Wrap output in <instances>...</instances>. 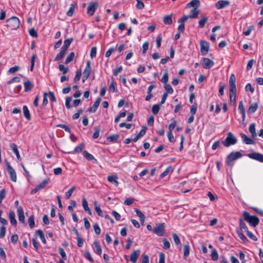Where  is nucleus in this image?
I'll use <instances>...</instances> for the list:
<instances>
[{
    "label": "nucleus",
    "mask_w": 263,
    "mask_h": 263,
    "mask_svg": "<svg viewBox=\"0 0 263 263\" xmlns=\"http://www.w3.org/2000/svg\"><path fill=\"white\" fill-rule=\"evenodd\" d=\"M243 216L244 219L254 227H256L259 223V218L257 217L250 215V214L246 211L243 212Z\"/></svg>",
    "instance_id": "1"
},
{
    "label": "nucleus",
    "mask_w": 263,
    "mask_h": 263,
    "mask_svg": "<svg viewBox=\"0 0 263 263\" xmlns=\"http://www.w3.org/2000/svg\"><path fill=\"white\" fill-rule=\"evenodd\" d=\"M242 155L239 152H232L230 153L227 158L226 163L228 165H233V161L240 157Z\"/></svg>",
    "instance_id": "2"
},
{
    "label": "nucleus",
    "mask_w": 263,
    "mask_h": 263,
    "mask_svg": "<svg viewBox=\"0 0 263 263\" xmlns=\"http://www.w3.org/2000/svg\"><path fill=\"white\" fill-rule=\"evenodd\" d=\"M237 142V139L234 137L232 133H229L227 137L224 141L222 142L223 144L226 147H229L231 145H234Z\"/></svg>",
    "instance_id": "3"
},
{
    "label": "nucleus",
    "mask_w": 263,
    "mask_h": 263,
    "mask_svg": "<svg viewBox=\"0 0 263 263\" xmlns=\"http://www.w3.org/2000/svg\"><path fill=\"white\" fill-rule=\"evenodd\" d=\"M8 26L12 29H16L20 26V22L19 19L15 16H12L7 20Z\"/></svg>",
    "instance_id": "4"
},
{
    "label": "nucleus",
    "mask_w": 263,
    "mask_h": 263,
    "mask_svg": "<svg viewBox=\"0 0 263 263\" xmlns=\"http://www.w3.org/2000/svg\"><path fill=\"white\" fill-rule=\"evenodd\" d=\"M6 165L7 171L10 175L11 180L13 182H16L17 180L16 174L14 168L10 165L9 163L6 161Z\"/></svg>",
    "instance_id": "5"
},
{
    "label": "nucleus",
    "mask_w": 263,
    "mask_h": 263,
    "mask_svg": "<svg viewBox=\"0 0 263 263\" xmlns=\"http://www.w3.org/2000/svg\"><path fill=\"white\" fill-rule=\"evenodd\" d=\"M153 231L157 235L159 236H163L165 232L164 223L159 224Z\"/></svg>",
    "instance_id": "6"
},
{
    "label": "nucleus",
    "mask_w": 263,
    "mask_h": 263,
    "mask_svg": "<svg viewBox=\"0 0 263 263\" xmlns=\"http://www.w3.org/2000/svg\"><path fill=\"white\" fill-rule=\"evenodd\" d=\"M202 66L204 69H210L214 65V62L209 58H204L202 59Z\"/></svg>",
    "instance_id": "7"
},
{
    "label": "nucleus",
    "mask_w": 263,
    "mask_h": 263,
    "mask_svg": "<svg viewBox=\"0 0 263 263\" xmlns=\"http://www.w3.org/2000/svg\"><path fill=\"white\" fill-rule=\"evenodd\" d=\"M200 52L202 54V55H205L209 51V43L204 41H201L200 42Z\"/></svg>",
    "instance_id": "8"
},
{
    "label": "nucleus",
    "mask_w": 263,
    "mask_h": 263,
    "mask_svg": "<svg viewBox=\"0 0 263 263\" xmlns=\"http://www.w3.org/2000/svg\"><path fill=\"white\" fill-rule=\"evenodd\" d=\"M247 156L252 159L263 162V155L258 153H252L247 154Z\"/></svg>",
    "instance_id": "9"
},
{
    "label": "nucleus",
    "mask_w": 263,
    "mask_h": 263,
    "mask_svg": "<svg viewBox=\"0 0 263 263\" xmlns=\"http://www.w3.org/2000/svg\"><path fill=\"white\" fill-rule=\"evenodd\" d=\"M98 7V3L97 2L90 3L87 7V13L92 15L95 13L97 8Z\"/></svg>",
    "instance_id": "10"
},
{
    "label": "nucleus",
    "mask_w": 263,
    "mask_h": 263,
    "mask_svg": "<svg viewBox=\"0 0 263 263\" xmlns=\"http://www.w3.org/2000/svg\"><path fill=\"white\" fill-rule=\"evenodd\" d=\"M230 5V2L226 0L219 1L215 4V7L217 9L224 8Z\"/></svg>",
    "instance_id": "11"
},
{
    "label": "nucleus",
    "mask_w": 263,
    "mask_h": 263,
    "mask_svg": "<svg viewBox=\"0 0 263 263\" xmlns=\"http://www.w3.org/2000/svg\"><path fill=\"white\" fill-rule=\"evenodd\" d=\"M141 253L140 250L134 251L130 255V260L133 263H136Z\"/></svg>",
    "instance_id": "12"
},
{
    "label": "nucleus",
    "mask_w": 263,
    "mask_h": 263,
    "mask_svg": "<svg viewBox=\"0 0 263 263\" xmlns=\"http://www.w3.org/2000/svg\"><path fill=\"white\" fill-rule=\"evenodd\" d=\"M187 20V17L183 16L179 18L178 21L179 25L178 27V30L181 32H183L184 30V22Z\"/></svg>",
    "instance_id": "13"
},
{
    "label": "nucleus",
    "mask_w": 263,
    "mask_h": 263,
    "mask_svg": "<svg viewBox=\"0 0 263 263\" xmlns=\"http://www.w3.org/2000/svg\"><path fill=\"white\" fill-rule=\"evenodd\" d=\"M17 212L18 215V220L22 223H25V216L24 210L21 206H19L17 208Z\"/></svg>",
    "instance_id": "14"
},
{
    "label": "nucleus",
    "mask_w": 263,
    "mask_h": 263,
    "mask_svg": "<svg viewBox=\"0 0 263 263\" xmlns=\"http://www.w3.org/2000/svg\"><path fill=\"white\" fill-rule=\"evenodd\" d=\"M235 76L234 74H232L229 79V87L230 90H236L235 85Z\"/></svg>",
    "instance_id": "15"
},
{
    "label": "nucleus",
    "mask_w": 263,
    "mask_h": 263,
    "mask_svg": "<svg viewBox=\"0 0 263 263\" xmlns=\"http://www.w3.org/2000/svg\"><path fill=\"white\" fill-rule=\"evenodd\" d=\"M90 73H91L90 62V61H87L86 62V67L83 71V74L84 75V77L85 78H88L90 76Z\"/></svg>",
    "instance_id": "16"
},
{
    "label": "nucleus",
    "mask_w": 263,
    "mask_h": 263,
    "mask_svg": "<svg viewBox=\"0 0 263 263\" xmlns=\"http://www.w3.org/2000/svg\"><path fill=\"white\" fill-rule=\"evenodd\" d=\"M82 206L85 212H88L89 215L92 214L91 211L90 209L88 207V202L87 200L85 198H83L82 199Z\"/></svg>",
    "instance_id": "17"
},
{
    "label": "nucleus",
    "mask_w": 263,
    "mask_h": 263,
    "mask_svg": "<svg viewBox=\"0 0 263 263\" xmlns=\"http://www.w3.org/2000/svg\"><path fill=\"white\" fill-rule=\"evenodd\" d=\"M101 101V99L100 98H98L96 101L95 102L93 106L89 109V111L90 112H95L97 110L98 106H99Z\"/></svg>",
    "instance_id": "18"
},
{
    "label": "nucleus",
    "mask_w": 263,
    "mask_h": 263,
    "mask_svg": "<svg viewBox=\"0 0 263 263\" xmlns=\"http://www.w3.org/2000/svg\"><path fill=\"white\" fill-rule=\"evenodd\" d=\"M238 109L242 115V120L244 121L246 118V111L242 101L239 102Z\"/></svg>",
    "instance_id": "19"
},
{
    "label": "nucleus",
    "mask_w": 263,
    "mask_h": 263,
    "mask_svg": "<svg viewBox=\"0 0 263 263\" xmlns=\"http://www.w3.org/2000/svg\"><path fill=\"white\" fill-rule=\"evenodd\" d=\"M241 137L243 142L247 144H254L255 143L253 140L248 137L246 135L243 134H241Z\"/></svg>",
    "instance_id": "20"
},
{
    "label": "nucleus",
    "mask_w": 263,
    "mask_h": 263,
    "mask_svg": "<svg viewBox=\"0 0 263 263\" xmlns=\"http://www.w3.org/2000/svg\"><path fill=\"white\" fill-rule=\"evenodd\" d=\"M107 180L109 182L114 184L116 186H117L119 184V182L118 181V177L116 176H108L107 177Z\"/></svg>",
    "instance_id": "21"
},
{
    "label": "nucleus",
    "mask_w": 263,
    "mask_h": 263,
    "mask_svg": "<svg viewBox=\"0 0 263 263\" xmlns=\"http://www.w3.org/2000/svg\"><path fill=\"white\" fill-rule=\"evenodd\" d=\"M199 13V11L197 10L196 8H194L191 11L190 15H184V16L187 17V20L189 18H197L198 16Z\"/></svg>",
    "instance_id": "22"
},
{
    "label": "nucleus",
    "mask_w": 263,
    "mask_h": 263,
    "mask_svg": "<svg viewBox=\"0 0 263 263\" xmlns=\"http://www.w3.org/2000/svg\"><path fill=\"white\" fill-rule=\"evenodd\" d=\"M9 216L11 224L13 226H15L17 223V221L15 219V215L14 212L13 211L9 212Z\"/></svg>",
    "instance_id": "23"
},
{
    "label": "nucleus",
    "mask_w": 263,
    "mask_h": 263,
    "mask_svg": "<svg viewBox=\"0 0 263 263\" xmlns=\"http://www.w3.org/2000/svg\"><path fill=\"white\" fill-rule=\"evenodd\" d=\"M10 148L15 154L17 159H21V156L18 151L17 145L15 143H12L10 144Z\"/></svg>",
    "instance_id": "24"
},
{
    "label": "nucleus",
    "mask_w": 263,
    "mask_h": 263,
    "mask_svg": "<svg viewBox=\"0 0 263 263\" xmlns=\"http://www.w3.org/2000/svg\"><path fill=\"white\" fill-rule=\"evenodd\" d=\"M249 130L250 133L251 134V136L253 138H255L257 136V134L256 133V129H255V124L253 123H251L249 125Z\"/></svg>",
    "instance_id": "25"
},
{
    "label": "nucleus",
    "mask_w": 263,
    "mask_h": 263,
    "mask_svg": "<svg viewBox=\"0 0 263 263\" xmlns=\"http://www.w3.org/2000/svg\"><path fill=\"white\" fill-rule=\"evenodd\" d=\"M258 108V104L257 103H252L248 109V113L250 114L255 112Z\"/></svg>",
    "instance_id": "26"
},
{
    "label": "nucleus",
    "mask_w": 263,
    "mask_h": 263,
    "mask_svg": "<svg viewBox=\"0 0 263 263\" xmlns=\"http://www.w3.org/2000/svg\"><path fill=\"white\" fill-rule=\"evenodd\" d=\"M236 90H230L229 97L231 103H235L236 102Z\"/></svg>",
    "instance_id": "27"
},
{
    "label": "nucleus",
    "mask_w": 263,
    "mask_h": 263,
    "mask_svg": "<svg viewBox=\"0 0 263 263\" xmlns=\"http://www.w3.org/2000/svg\"><path fill=\"white\" fill-rule=\"evenodd\" d=\"M35 234L37 236H39L42 241V242L45 244L46 243V240L43 231L41 230H37L35 232Z\"/></svg>",
    "instance_id": "28"
},
{
    "label": "nucleus",
    "mask_w": 263,
    "mask_h": 263,
    "mask_svg": "<svg viewBox=\"0 0 263 263\" xmlns=\"http://www.w3.org/2000/svg\"><path fill=\"white\" fill-rule=\"evenodd\" d=\"M66 51V50L61 48L60 52L56 55L54 61H59L62 59L64 56Z\"/></svg>",
    "instance_id": "29"
},
{
    "label": "nucleus",
    "mask_w": 263,
    "mask_h": 263,
    "mask_svg": "<svg viewBox=\"0 0 263 263\" xmlns=\"http://www.w3.org/2000/svg\"><path fill=\"white\" fill-rule=\"evenodd\" d=\"M33 87V84L29 81H26L24 82V88L25 91L30 90Z\"/></svg>",
    "instance_id": "30"
},
{
    "label": "nucleus",
    "mask_w": 263,
    "mask_h": 263,
    "mask_svg": "<svg viewBox=\"0 0 263 263\" xmlns=\"http://www.w3.org/2000/svg\"><path fill=\"white\" fill-rule=\"evenodd\" d=\"M209 20V17L206 16H203L199 21V27L202 28L204 27L205 24Z\"/></svg>",
    "instance_id": "31"
},
{
    "label": "nucleus",
    "mask_w": 263,
    "mask_h": 263,
    "mask_svg": "<svg viewBox=\"0 0 263 263\" xmlns=\"http://www.w3.org/2000/svg\"><path fill=\"white\" fill-rule=\"evenodd\" d=\"M72 41L73 39L72 38L65 40L64 42V45L62 46V48L67 50Z\"/></svg>",
    "instance_id": "32"
},
{
    "label": "nucleus",
    "mask_w": 263,
    "mask_h": 263,
    "mask_svg": "<svg viewBox=\"0 0 263 263\" xmlns=\"http://www.w3.org/2000/svg\"><path fill=\"white\" fill-rule=\"evenodd\" d=\"M200 5L199 0H192L187 4V7H198Z\"/></svg>",
    "instance_id": "33"
},
{
    "label": "nucleus",
    "mask_w": 263,
    "mask_h": 263,
    "mask_svg": "<svg viewBox=\"0 0 263 263\" xmlns=\"http://www.w3.org/2000/svg\"><path fill=\"white\" fill-rule=\"evenodd\" d=\"M172 14L164 16L163 17V23L165 25H171L172 23Z\"/></svg>",
    "instance_id": "34"
},
{
    "label": "nucleus",
    "mask_w": 263,
    "mask_h": 263,
    "mask_svg": "<svg viewBox=\"0 0 263 263\" xmlns=\"http://www.w3.org/2000/svg\"><path fill=\"white\" fill-rule=\"evenodd\" d=\"M95 211L97 213L98 215L100 216H103V212L100 208V205L98 204V202L95 201L94 202Z\"/></svg>",
    "instance_id": "35"
},
{
    "label": "nucleus",
    "mask_w": 263,
    "mask_h": 263,
    "mask_svg": "<svg viewBox=\"0 0 263 263\" xmlns=\"http://www.w3.org/2000/svg\"><path fill=\"white\" fill-rule=\"evenodd\" d=\"M84 148L83 144H80L77 147H76L72 152H69L70 154L79 153L81 152Z\"/></svg>",
    "instance_id": "36"
},
{
    "label": "nucleus",
    "mask_w": 263,
    "mask_h": 263,
    "mask_svg": "<svg viewBox=\"0 0 263 263\" xmlns=\"http://www.w3.org/2000/svg\"><path fill=\"white\" fill-rule=\"evenodd\" d=\"M190 254V246L188 243L184 246L183 248V256L184 258H186Z\"/></svg>",
    "instance_id": "37"
},
{
    "label": "nucleus",
    "mask_w": 263,
    "mask_h": 263,
    "mask_svg": "<svg viewBox=\"0 0 263 263\" xmlns=\"http://www.w3.org/2000/svg\"><path fill=\"white\" fill-rule=\"evenodd\" d=\"M23 113L25 117L28 120L30 119V114L28 107L26 106H24L23 107Z\"/></svg>",
    "instance_id": "38"
},
{
    "label": "nucleus",
    "mask_w": 263,
    "mask_h": 263,
    "mask_svg": "<svg viewBox=\"0 0 263 263\" xmlns=\"http://www.w3.org/2000/svg\"><path fill=\"white\" fill-rule=\"evenodd\" d=\"M173 172V169L171 166H168L165 171L160 175L161 178H163L167 175L170 173Z\"/></svg>",
    "instance_id": "39"
},
{
    "label": "nucleus",
    "mask_w": 263,
    "mask_h": 263,
    "mask_svg": "<svg viewBox=\"0 0 263 263\" xmlns=\"http://www.w3.org/2000/svg\"><path fill=\"white\" fill-rule=\"evenodd\" d=\"M93 245L95 247L96 250L95 252L96 253H97L99 255H100L102 253V249L101 248V247L99 245V243L97 241H95L93 242Z\"/></svg>",
    "instance_id": "40"
},
{
    "label": "nucleus",
    "mask_w": 263,
    "mask_h": 263,
    "mask_svg": "<svg viewBox=\"0 0 263 263\" xmlns=\"http://www.w3.org/2000/svg\"><path fill=\"white\" fill-rule=\"evenodd\" d=\"M164 88L166 90V92L165 93H166L167 95L172 94L173 93V89L170 84L167 83L165 84L164 85Z\"/></svg>",
    "instance_id": "41"
},
{
    "label": "nucleus",
    "mask_w": 263,
    "mask_h": 263,
    "mask_svg": "<svg viewBox=\"0 0 263 263\" xmlns=\"http://www.w3.org/2000/svg\"><path fill=\"white\" fill-rule=\"evenodd\" d=\"M119 136L118 134L112 135L107 137V140L110 142H112L117 141L119 138Z\"/></svg>",
    "instance_id": "42"
},
{
    "label": "nucleus",
    "mask_w": 263,
    "mask_h": 263,
    "mask_svg": "<svg viewBox=\"0 0 263 263\" xmlns=\"http://www.w3.org/2000/svg\"><path fill=\"white\" fill-rule=\"evenodd\" d=\"M28 223L29 227L31 229H32L35 227L34 217L33 215H31L28 218Z\"/></svg>",
    "instance_id": "43"
},
{
    "label": "nucleus",
    "mask_w": 263,
    "mask_h": 263,
    "mask_svg": "<svg viewBox=\"0 0 263 263\" xmlns=\"http://www.w3.org/2000/svg\"><path fill=\"white\" fill-rule=\"evenodd\" d=\"M49 178H46L44 179L41 183L37 185V186L40 190L44 189L45 186L49 183Z\"/></svg>",
    "instance_id": "44"
},
{
    "label": "nucleus",
    "mask_w": 263,
    "mask_h": 263,
    "mask_svg": "<svg viewBox=\"0 0 263 263\" xmlns=\"http://www.w3.org/2000/svg\"><path fill=\"white\" fill-rule=\"evenodd\" d=\"M76 187L74 186L71 187L67 192L65 193V198L67 199H69L72 195Z\"/></svg>",
    "instance_id": "45"
},
{
    "label": "nucleus",
    "mask_w": 263,
    "mask_h": 263,
    "mask_svg": "<svg viewBox=\"0 0 263 263\" xmlns=\"http://www.w3.org/2000/svg\"><path fill=\"white\" fill-rule=\"evenodd\" d=\"M237 234L239 237V238L245 243L247 242L248 241V239L247 237L244 235V234L240 232L239 231H236Z\"/></svg>",
    "instance_id": "46"
},
{
    "label": "nucleus",
    "mask_w": 263,
    "mask_h": 263,
    "mask_svg": "<svg viewBox=\"0 0 263 263\" xmlns=\"http://www.w3.org/2000/svg\"><path fill=\"white\" fill-rule=\"evenodd\" d=\"M218 254L215 249H213L211 252V258L213 260H217L218 259Z\"/></svg>",
    "instance_id": "47"
},
{
    "label": "nucleus",
    "mask_w": 263,
    "mask_h": 263,
    "mask_svg": "<svg viewBox=\"0 0 263 263\" xmlns=\"http://www.w3.org/2000/svg\"><path fill=\"white\" fill-rule=\"evenodd\" d=\"M74 57V53L73 52H71L70 54L67 56L65 60V64H68L70 62H71Z\"/></svg>",
    "instance_id": "48"
},
{
    "label": "nucleus",
    "mask_w": 263,
    "mask_h": 263,
    "mask_svg": "<svg viewBox=\"0 0 263 263\" xmlns=\"http://www.w3.org/2000/svg\"><path fill=\"white\" fill-rule=\"evenodd\" d=\"M84 257L87 259L91 263L93 262V259L92 258L90 252L86 250L84 253Z\"/></svg>",
    "instance_id": "49"
},
{
    "label": "nucleus",
    "mask_w": 263,
    "mask_h": 263,
    "mask_svg": "<svg viewBox=\"0 0 263 263\" xmlns=\"http://www.w3.org/2000/svg\"><path fill=\"white\" fill-rule=\"evenodd\" d=\"M239 223L240 229L244 230L246 232L248 231V229L242 219H239Z\"/></svg>",
    "instance_id": "50"
},
{
    "label": "nucleus",
    "mask_w": 263,
    "mask_h": 263,
    "mask_svg": "<svg viewBox=\"0 0 263 263\" xmlns=\"http://www.w3.org/2000/svg\"><path fill=\"white\" fill-rule=\"evenodd\" d=\"M160 105L159 104H155L153 106L152 110L154 114L157 115L158 113L160 108Z\"/></svg>",
    "instance_id": "51"
},
{
    "label": "nucleus",
    "mask_w": 263,
    "mask_h": 263,
    "mask_svg": "<svg viewBox=\"0 0 263 263\" xmlns=\"http://www.w3.org/2000/svg\"><path fill=\"white\" fill-rule=\"evenodd\" d=\"M168 80V74L167 71H165L162 78L161 79V81L164 83L166 84Z\"/></svg>",
    "instance_id": "52"
},
{
    "label": "nucleus",
    "mask_w": 263,
    "mask_h": 263,
    "mask_svg": "<svg viewBox=\"0 0 263 263\" xmlns=\"http://www.w3.org/2000/svg\"><path fill=\"white\" fill-rule=\"evenodd\" d=\"M59 70L63 72V74L66 73L68 71V68L66 67L62 64H60L59 66Z\"/></svg>",
    "instance_id": "53"
},
{
    "label": "nucleus",
    "mask_w": 263,
    "mask_h": 263,
    "mask_svg": "<svg viewBox=\"0 0 263 263\" xmlns=\"http://www.w3.org/2000/svg\"><path fill=\"white\" fill-rule=\"evenodd\" d=\"M84 157L88 160L94 159V157L90 154L88 153L87 151L83 152Z\"/></svg>",
    "instance_id": "54"
},
{
    "label": "nucleus",
    "mask_w": 263,
    "mask_h": 263,
    "mask_svg": "<svg viewBox=\"0 0 263 263\" xmlns=\"http://www.w3.org/2000/svg\"><path fill=\"white\" fill-rule=\"evenodd\" d=\"M59 253L64 260L67 258L66 253L62 248H59Z\"/></svg>",
    "instance_id": "55"
},
{
    "label": "nucleus",
    "mask_w": 263,
    "mask_h": 263,
    "mask_svg": "<svg viewBox=\"0 0 263 263\" xmlns=\"http://www.w3.org/2000/svg\"><path fill=\"white\" fill-rule=\"evenodd\" d=\"M20 69V67L18 66H15L10 68L8 71V73H14Z\"/></svg>",
    "instance_id": "56"
},
{
    "label": "nucleus",
    "mask_w": 263,
    "mask_h": 263,
    "mask_svg": "<svg viewBox=\"0 0 263 263\" xmlns=\"http://www.w3.org/2000/svg\"><path fill=\"white\" fill-rule=\"evenodd\" d=\"M172 236H173V238L175 243L176 245H178L180 244V239H179V237L178 236V235L175 233H173Z\"/></svg>",
    "instance_id": "57"
},
{
    "label": "nucleus",
    "mask_w": 263,
    "mask_h": 263,
    "mask_svg": "<svg viewBox=\"0 0 263 263\" xmlns=\"http://www.w3.org/2000/svg\"><path fill=\"white\" fill-rule=\"evenodd\" d=\"M177 124V122L176 120H173L172 123L168 125V132H172L175 128Z\"/></svg>",
    "instance_id": "58"
},
{
    "label": "nucleus",
    "mask_w": 263,
    "mask_h": 263,
    "mask_svg": "<svg viewBox=\"0 0 263 263\" xmlns=\"http://www.w3.org/2000/svg\"><path fill=\"white\" fill-rule=\"evenodd\" d=\"M74 11V6L73 5H71L70 7L67 12V15L69 16H71L73 15V12Z\"/></svg>",
    "instance_id": "59"
},
{
    "label": "nucleus",
    "mask_w": 263,
    "mask_h": 263,
    "mask_svg": "<svg viewBox=\"0 0 263 263\" xmlns=\"http://www.w3.org/2000/svg\"><path fill=\"white\" fill-rule=\"evenodd\" d=\"M245 90L246 91H249L251 93H253L254 91V88H253V87H252L250 83H248L245 87Z\"/></svg>",
    "instance_id": "60"
},
{
    "label": "nucleus",
    "mask_w": 263,
    "mask_h": 263,
    "mask_svg": "<svg viewBox=\"0 0 263 263\" xmlns=\"http://www.w3.org/2000/svg\"><path fill=\"white\" fill-rule=\"evenodd\" d=\"M247 234L248 236L251 239H252L254 241H256L257 240V237L250 231L248 230V231H246Z\"/></svg>",
    "instance_id": "61"
},
{
    "label": "nucleus",
    "mask_w": 263,
    "mask_h": 263,
    "mask_svg": "<svg viewBox=\"0 0 263 263\" xmlns=\"http://www.w3.org/2000/svg\"><path fill=\"white\" fill-rule=\"evenodd\" d=\"M94 231L96 234L99 235L101 233V229L98 223H95L93 226Z\"/></svg>",
    "instance_id": "62"
},
{
    "label": "nucleus",
    "mask_w": 263,
    "mask_h": 263,
    "mask_svg": "<svg viewBox=\"0 0 263 263\" xmlns=\"http://www.w3.org/2000/svg\"><path fill=\"white\" fill-rule=\"evenodd\" d=\"M253 29L254 27L253 26H250L249 27L247 30L243 31V33L245 35L248 36L250 34L251 32Z\"/></svg>",
    "instance_id": "63"
},
{
    "label": "nucleus",
    "mask_w": 263,
    "mask_h": 263,
    "mask_svg": "<svg viewBox=\"0 0 263 263\" xmlns=\"http://www.w3.org/2000/svg\"><path fill=\"white\" fill-rule=\"evenodd\" d=\"M158 263H165V255L163 253L159 254V259Z\"/></svg>",
    "instance_id": "64"
}]
</instances>
